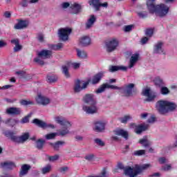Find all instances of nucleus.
<instances>
[{"label": "nucleus", "mask_w": 177, "mask_h": 177, "mask_svg": "<svg viewBox=\"0 0 177 177\" xmlns=\"http://www.w3.org/2000/svg\"><path fill=\"white\" fill-rule=\"evenodd\" d=\"M153 53H155L156 55H165V50L162 48V42L159 41L154 44Z\"/></svg>", "instance_id": "f3484780"}, {"label": "nucleus", "mask_w": 177, "mask_h": 177, "mask_svg": "<svg viewBox=\"0 0 177 177\" xmlns=\"http://www.w3.org/2000/svg\"><path fill=\"white\" fill-rule=\"evenodd\" d=\"M142 95L146 97L145 102H153L157 97V93L149 88H146L142 91Z\"/></svg>", "instance_id": "6e6552de"}, {"label": "nucleus", "mask_w": 177, "mask_h": 177, "mask_svg": "<svg viewBox=\"0 0 177 177\" xmlns=\"http://www.w3.org/2000/svg\"><path fill=\"white\" fill-rule=\"evenodd\" d=\"M59 171L62 174H66L67 171H68V167H63L59 169Z\"/></svg>", "instance_id": "052dcab7"}, {"label": "nucleus", "mask_w": 177, "mask_h": 177, "mask_svg": "<svg viewBox=\"0 0 177 177\" xmlns=\"http://www.w3.org/2000/svg\"><path fill=\"white\" fill-rule=\"evenodd\" d=\"M147 121L149 124H153V122L156 121V118H154V116H151Z\"/></svg>", "instance_id": "338daca9"}, {"label": "nucleus", "mask_w": 177, "mask_h": 177, "mask_svg": "<svg viewBox=\"0 0 177 177\" xmlns=\"http://www.w3.org/2000/svg\"><path fill=\"white\" fill-rule=\"evenodd\" d=\"M71 66L73 70H78L81 67V62H72Z\"/></svg>", "instance_id": "49530a36"}, {"label": "nucleus", "mask_w": 177, "mask_h": 177, "mask_svg": "<svg viewBox=\"0 0 177 177\" xmlns=\"http://www.w3.org/2000/svg\"><path fill=\"white\" fill-rule=\"evenodd\" d=\"M0 168L3 169H12V168H16V165L13 162H0Z\"/></svg>", "instance_id": "393cba45"}, {"label": "nucleus", "mask_w": 177, "mask_h": 177, "mask_svg": "<svg viewBox=\"0 0 177 177\" xmlns=\"http://www.w3.org/2000/svg\"><path fill=\"white\" fill-rule=\"evenodd\" d=\"M6 113L9 115H19L21 114V109L17 107H10L6 109Z\"/></svg>", "instance_id": "4be33fe9"}, {"label": "nucleus", "mask_w": 177, "mask_h": 177, "mask_svg": "<svg viewBox=\"0 0 177 177\" xmlns=\"http://www.w3.org/2000/svg\"><path fill=\"white\" fill-rule=\"evenodd\" d=\"M169 93H170L169 89L167 87H166V86L161 87L160 93L162 95H169Z\"/></svg>", "instance_id": "c03bdc74"}, {"label": "nucleus", "mask_w": 177, "mask_h": 177, "mask_svg": "<svg viewBox=\"0 0 177 177\" xmlns=\"http://www.w3.org/2000/svg\"><path fill=\"white\" fill-rule=\"evenodd\" d=\"M76 54L77 57L82 60H86L88 59V53L84 50H81L80 48H76Z\"/></svg>", "instance_id": "bb28decb"}, {"label": "nucleus", "mask_w": 177, "mask_h": 177, "mask_svg": "<svg viewBox=\"0 0 177 177\" xmlns=\"http://www.w3.org/2000/svg\"><path fill=\"white\" fill-rule=\"evenodd\" d=\"M155 85H157L158 86H161V85H164V80L161 79L160 77H156L154 80Z\"/></svg>", "instance_id": "e433bc0d"}, {"label": "nucleus", "mask_w": 177, "mask_h": 177, "mask_svg": "<svg viewBox=\"0 0 177 177\" xmlns=\"http://www.w3.org/2000/svg\"><path fill=\"white\" fill-rule=\"evenodd\" d=\"M139 60V54L136 53L131 55L129 66H110L109 68V70L110 73H115V71H127L128 68H133V67L135 66V64L138 63V61Z\"/></svg>", "instance_id": "20e7f679"}, {"label": "nucleus", "mask_w": 177, "mask_h": 177, "mask_svg": "<svg viewBox=\"0 0 177 177\" xmlns=\"http://www.w3.org/2000/svg\"><path fill=\"white\" fill-rule=\"evenodd\" d=\"M30 138V133H25L19 137V143H23Z\"/></svg>", "instance_id": "c9c22d12"}, {"label": "nucleus", "mask_w": 177, "mask_h": 177, "mask_svg": "<svg viewBox=\"0 0 177 177\" xmlns=\"http://www.w3.org/2000/svg\"><path fill=\"white\" fill-rule=\"evenodd\" d=\"M11 140H13V142H17V143H20V137H18L17 136H11Z\"/></svg>", "instance_id": "4d7b16f0"}, {"label": "nucleus", "mask_w": 177, "mask_h": 177, "mask_svg": "<svg viewBox=\"0 0 177 177\" xmlns=\"http://www.w3.org/2000/svg\"><path fill=\"white\" fill-rule=\"evenodd\" d=\"M130 120H132V116L127 115L120 119V122H122V124H127Z\"/></svg>", "instance_id": "ea45409f"}, {"label": "nucleus", "mask_w": 177, "mask_h": 177, "mask_svg": "<svg viewBox=\"0 0 177 177\" xmlns=\"http://www.w3.org/2000/svg\"><path fill=\"white\" fill-rule=\"evenodd\" d=\"M119 44L120 41H118V39L115 37L109 39L105 42V48L106 52H109V53L114 52V50H116L117 48H118Z\"/></svg>", "instance_id": "423d86ee"}, {"label": "nucleus", "mask_w": 177, "mask_h": 177, "mask_svg": "<svg viewBox=\"0 0 177 177\" xmlns=\"http://www.w3.org/2000/svg\"><path fill=\"white\" fill-rule=\"evenodd\" d=\"M106 84H102L100 86L97 90H96V93H102V92H104L106 91Z\"/></svg>", "instance_id": "de8ad7c7"}, {"label": "nucleus", "mask_w": 177, "mask_h": 177, "mask_svg": "<svg viewBox=\"0 0 177 177\" xmlns=\"http://www.w3.org/2000/svg\"><path fill=\"white\" fill-rule=\"evenodd\" d=\"M133 88H135V84L133 83H130L129 84L124 85V88H121L120 89L122 91V93L124 96L129 97L132 96V92H133Z\"/></svg>", "instance_id": "f8f14e48"}, {"label": "nucleus", "mask_w": 177, "mask_h": 177, "mask_svg": "<svg viewBox=\"0 0 177 177\" xmlns=\"http://www.w3.org/2000/svg\"><path fill=\"white\" fill-rule=\"evenodd\" d=\"M70 34H71V28H61L58 31L59 38L62 41L68 40V35H70Z\"/></svg>", "instance_id": "9d476101"}, {"label": "nucleus", "mask_w": 177, "mask_h": 177, "mask_svg": "<svg viewBox=\"0 0 177 177\" xmlns=\"http://www.w3.org/2000/svg\"><path fill=\"white\" fill-rule=\"evenodd\" d=\"M62 73L64 75V77H66V78H70V73L68 72V66H62Z\"/></svg>", "instance_id": "4c0bfd02"}, {"label": "nucleus", "mask_w": 177, "mask_h": 177, "mask_svg": "<svg viewBox=\"0 0 177 177\" xmlns=\"http://www.w3.org/2000/svg\"><path fill=\"white\" fill-rule=\"evenodd\" d=\"M114 135L111 137L112 140H120V138L118 136H122V138H124V139H128V137L129 136L128 131L124 130V129H116L113 131Z\"/></svg>", "instance_id": "1a4fd4ad"}, {"label": "nucleus", "mask_w": 177, "mask_h": 177, "mask_svg": "<svg viewBox=\"0 0 177 177\" xmlns=\"http://www.w3.org/2000/svg\"><path fill=\"white\" fill-rule=\"evenodd\" d=\"M83 100L84 103H86L87 104H93L94 103H96V101L95 100V97L92 94L86 95Z\"/></svg>", "instance_id": "c85d7f7f"}, {"label": "nucleus", "mask_w": 177, "mask_h": 177, "mask_svg": "<svg viewBox=\"0 0 177 177\" xmlns=\"http://www.w3.org/2000/svg\"><path fill=\"white\" fill-rule=\"evenodd\" d=\"M70 6V3L68 2H65L62 3V8L63 9H67V8H69Z\"/></svg>", "instance_id": "e2e57ef3"}, {"label": "nucleus", "mask_w": 177, "mask_h": 177, "mask_svg": "<svg viewBox=\"0 0 177 177\" xmlns=\"http://www.w3.org/2000/svg\"><path fill=\"white\" fill-rule=\"evenodd\" d=\"M82 109L87 114H95L97 113V110H99V108L96 106V102L90 104L88 106L83 105Z\"/></svg>", "instance_id": "ddd939ff"}, {"label": "nucleus", "mask_w": 177, "mask_h": 177, "mask_svg": "<svg viewBox=\"0 0 177 177\" xmlns=\"http://www.w3.org/2000/svg\"><path fill=\"white\" fill-rule=\"evenodd\" d=\"M91 44H92V42L91 41V37H89L88 36H82L79 39L78 41L79 46H83L84 48L86 46H89Z\"/></svg>", "instance_id": "6ab92c4d"}, {"label": "nucleus", "mask_w": 177, "mask_h": 177, "mask_svg": "<svg viewBox=\"0 0 177 177\" xmlns=\"http://www.w3.org/2000/svg\"><path fill=\"white\" fill-rule=\"evenodd\" d=\"M62 48H63V44L59 43L55 46L53 47V49H55V50H59V49H62Z\"/></svg>", "instance_id": "bf43d9fd"}, {"label": "nucleus", "mask_w": 177, "mask_h": 177, "mask_svg": "<svg viewBox=\"0 0 177 177\" xmlns=\"http://www.w3.org/2000/svg\"><path fill=\"white\" fill-rule=\"evenodd\" d=\"M50 56H52V51L49 50H42L38 53L37 57L34 59V62L40 66H44V64H45L44 60H45V59H49Z\"/></svg>", "instance_id": "39448f33"}, {"label": "nucleus", "mask_w": 177, "mask_h": 177, "mask_svg": "<svg viewBox=\"0 0 177 177\" xmlns=\"http://www.w3.org/2000/svg\"><path fill=\"white\" fill-rule=\"evenodd\" d=\"M49 161L54 162V161H57L59 160V155H55L53 156H49L48 157Z\"/></svg>", "instance_id": "6e6d98bb"}, {"label": "nucleus", "mask_w": 177, "mask_h": 177, "mask_svg": "<svg viewBox=\"0 0 177 177\" xmlns=\"http://www.w3.org/2000/svg\"><path fill=\"white\" fill-rule=\"evenodd\" d=\"M28 1L29 0H21L19 3L20 6L22 8H27L28 6V3H30Z\"/></svg>", "instance_id": "3c124183"}, {"label": "nucleus", "mask_w": 177, "mask_h": 177, "mask_svg": "<svg viewBox=\"0 0 177 177\" xmlns=\"http://www.w3.org/2000/svg\"><path fill=\"white\" fill-rule=\"evenodd\" d=\"M106 127V123L102 120H97L94 123V131L95 132H103Z\"/></svg>", "instance_id": "412c9836"}, {"label": "nucleus", "mask_w": 177, "mask_h": 177, "mask_svg": "<svg viewBox=\"0 0 177 177\" xmlns=\"http://www.w3.org/2000/svg\"><path fill=\"white\" fill-rule=\"evenodd\" d=\"M54 120L57 124H59V125L62 126V128L59 131L58 135L61 136H64L70 133V128L73 124L71 122L68 121L66 118L63 116H56L54 118Z\"/></svg>", "instance_id": "7ed1b4c3"}, {"label": "nucleus", "mask_w": 177, "mask_h": 177, "mask_svg": "<svg viewBox=\"0 0 177 177\" xmlns=\"http://www.w3.org/2000/svg\"><path fill=\"white\" fill-rule=\"evenodd\" d=\"M162 171H171L172 169V165H165V166H162Z\"/></svg>", "instance_id": "5fc2aeb1"}, {"label": "nucleus", "mask_w": 177, "mask_h": 177, "mask_svg": "<svg viewBox=\"0 0 177 177\" xmlns=\"http://www.w3.org/2000/svg\"><path fill=\"white\" fill-rule=\"evenodd\" d=\"M11 44L15 46L14 47V52H19V50H21V49H23V46L20 44V41L19 40V39H12Z\"/></svg>", "instance_id": "cd10ccee"}, {"label": "nucleus", "mask_w": 177, "mask_h": 177, "mask_svg": "<svg viewBox=\"0 0 177 177\" xmlns=\"http://www.w3.org/2000/svg\"><path fill=\"white\" fill-rule=\"evenodd\" d=\"M130 127H131V128H133V129H134V132H136V133H137L138 135H140V133H142L143 131H146V129H147V128H149L148 124L137 125L135 123H131L130 124Z\"/></svg>", "instance_id": "4468645a"}, {"label": "nucleus", "mask_w": 177, "mask_h": 177, "mask_svg": "<svg viewBox=\"0 0 177 177\" xmlns=\"http://www.w3.org/2000/svg\"><path fill=\"white\" fill-rule=\"evenodd\" d=\"M73 15H78L82 12V6L78 3H73L70 6Z\"/></svg>", "instance_id": "aec40b11"}, {"label": "nucleus", "mask_w": 177, "mask_h": 177, "mask_svg": "<svg viewBox=\"0 0 177 177\" xmlns=\"http://www.w3.org/2000/svg\"><path fill=\"white\" fill-rule=\"evenodd\" d=\"M156 0H147V6L149 13L158 17H165L169 12V7L167 4L154 5Z\"/></svg>", "instance_id": "f257e3e1"}, {"label": "nucleus", "mask_w": 177, "mask_h": 177, "mask_svg": "<svg viewBox=\"0 0 177 177\" xmlns=\"http://www.w3.org/2000/svg\"><path fill=\"white\" fill-rule=\"evenodd\" d=\"M105 86L106 89H118V90L121 89V87H118L117 86H114L109 84H105Z\"/></svg>", "instance_id": "603ef678"}, {"label": "nucleus", "mask_w": 177, "mask_h": 177, "mask_svg": "<svg viewBox=\"0 0 177 177\" xmlns=\"http://www.w3.org/2000/svg\"><path fill=\"white\" fill-rule=\"evenodd\" d=\"M153 29H147L145 31V35L149 38L153 37Z\"/></svg>", "instance_id": "864d4df0"}, {"label": "nucleus", "mask_w": 177, "mask_h": 177, "mask_svg": "<svg viewBox=\"0 0 177 177\" xmlns=\"http://www.w3.org/2000/svg\"><path fill=\"white\" fill-rule=\"evenodd\" d=\"M35 100L37 104L40 106H48V104H50V98L42 94H38L35 97Z\"/></svg>", "instance_id": "9b49d317"}, {"label": "nucleus", "mask_w": 177, "mask_h": 177, "mask_svg": "<svg viewBox=\"0 0 177 177\" xmlns=\"http://www.w3.org/2000/svg\"><path fill=\"white\" fill-rule=\"evenodd\" d=\"M89 85V82H85L84 80H77L75 81L73 85V92L75 93H80L81 91H84V89H86Z\"/></svg>", "instance_id": "0eeeda50"}, {"label": "nucleus", "mask_w": 177, "mask_h": 177, "mask_svg": "<svg viewBox=\"0 0 177 177\" xmlns=\"http://www.w3.org/2000/svg\"><path fill=\"white\" fill-rule=\"evenodd\" d=\"M30 169H31V165L27 164L22 165L19 171V176H26Z\"/></svg>", "instance_id": "5701e85b"}, {"label": "nucleus", "mask_w": 177, "mask_h": 177, "mask_svg": "<svg viewBox=\"0 0 177 177\" xmlns=\"http://www.w3.org/2000/svg\"><path fill=\"white\" fill-rule=\"evenodd\" d=\"M50 171H52V165H47L41 169V174H43V175H46V174H49Z\"/></svg>", "instance_id": "f704fd0d"}, {"label": "nucleus", "mask_w": 177, "mask_h": 177, "mask_svg": "<svg viewBox=\"0 0 177 177\" xmlns=\"http://www.w3.org/2000/svg\"><path fill=\"white\" fill-rule=\"evenodd\" d=\"M133 27V26L132 25L124 26V31H125V32H129V31L132 30Z\"/></svg>", "instance_id": "13d9d810"}, {"label": "nucleus", "mask_w": 177, "mask_h": 177, "mask_svg": "<svg viewBox=\"0 0 177 177\" xmlns=\"http://www.w3.org/2000/svg\"><path fill=\"white\" fill-rule=\"evenodd\" d=\"M146 153V151L145 150H143V149H141V150H138V151H135L133 152V156H143Z\"/></svg>", "instance_id": "8fccbe9b"}, {"label": "nucleus", "mask_w": 177, "mask_h": 177, "mask_svg": "<svg viewBox=\"0 0 177 177\" xmlns=\"http://www.w3.org/2000/svg\"><path fill=\"white\" fill-rule=\"evenodd\" d=\"M124 175H126V176L135 177L137 176V175H139V174H140V171H138L136 167L135 169H133L131 167H129L124 168Z\"/></svg>", "instance_id": "dca6fc26"}, {"label": "nucleus", "mask_w": 177, "mask_h": 177, "mask_svg": "<svg viewBox=\"0 0 177 177\" xmlns=\"http://www.w3.org/2000/svg\"><path fill=\"white\" fill-rule=\"evenodd\" d=\"M103 77H104V72H100L95 75L91 80H88L87 82H88V84L90 82L93 85H96V84L100 82V80H102Z\"/></svg>", "instance_id": "a211bd4d"}, {"label": "nucleus", "mask_w": 177, "mask_h": 177, "mask_svg": "<svg viewBox=\"0 0 177 177\" xmlns=\"http://www.w3.org/2000/svg\"><path fill=\"white\" fill-rule=\"evenodd\" d=\"M136 12L138 17L140 19H145V17H147V12L142 10V6L137 7Z\"/></svg>", "instance_id": "7c9ffc66"}, {"label": "nucleus", "mask_w": 177, "mask_h": 177, "mask_svg": "<svg viewBox=\"0 0 177 177\" xmlns=\"http://www.w3.org/2000/svg\"><path fill=\"white\" fill-rule=\"evenodd\" d=\"M100 4V1L99 0H91L90 1V5H93V6L95 8L96 10H99Z\"/></svg>", "instance_id": "a19ab883"}, {"label": "nucleus", "mask_w": 177, "mask_h": 177, "mask_svg": "<svg viewBox=\"0 0 177 177\" xmlns=\"http://www.w3.org/2000/svg\"><path fill=\"white\" fill-rule=\"evenodd\" d=\"M28 118H30V115L26 116L24 118H23L21 120L22 124H27V122H28V121H29Z\"/></svg>", "instance_id": "69168bd1"}, {"label": "nucleus", "mask_w": 177, "mask_h": 177, "mask_svg": "<svg viewBox=\"0 0 177 177\" xmlns=\"http://www.w3.org/2000/svg\"><path fill=\"white\" fill-rule=\"evenodd\" d=\"M20 103L21 104H22V106H28V105L34 104V102L31 100H21Z\"/></svg>", "instance_id": "a18cd8bd"}, {"label": "nucleus", "mask_w": 177, "mask_h": 177, "mask_svg": "<svg viewBox=\"0 0 177 177\" xmlns=\"http://www.w3.org/2000/svg\"><path fill=\"white\" fill-rule=\"evenodd\" d=\"M95 21H96V17L95 15H90L85 24L86 29L89 30L92 28Z\"/></svg>", "instance_id": "b1692460"}, {"label": "nucleus", "mask_w": 177, "mask_h": 177, "mask_svg": "<svg viewBox=\"0 0 177 177\" xmlns=\"http://www.w3.org/2000/svg\"><path fill=\"white\" fill-rule=\"evenodd\" d=\"M64 145H66L64 141H58L55 143H50V145L51 147H53V149H54V150H59L60 146H64Z\"/></svg>", "instance_id": "2f4dec72"}, {"label": "nucleus", "mask_w": 177, "mask_h": 177, "mask_svg": "<svg viewBox=\"0 0 177 177\" xmlns=\"http://www.w3.org/2000/svg\"><path fill=\"white\" fill-rule=\"evenodd\" d=\"M32 122L37 127H39L40 128H43V129H46V128H51V129H55L54 124H48L42 120H39V119L33 120Z\"/></svg>", "instance_id": "2eb2a0df"}, {"label": "nucleus", "mask_w": 177, "mask_h": 177, "mask_svg": "<svg viewBox=\"0 0 177 177\" xmlns=\"http://www.w3.org/2000/svg\"><path fill=\"white\" fill-rule=\"evenodd\" d=\"M45 144V140L42 139H39L38 140L36 141V147L37 149H39L41 150L42 147H44V145Z\"/></svg>", "instance_id": "58836bf2"}, {"label": "nucleus", "mask_w": 177, "mask_h": 177, "mask_svg": "<svg viewBox=\"0 0 177 177\" xmlns=\"http://www.w3.org/2000/svg\"><path fill=\"white\" fill-rule=\"evenodd\" d=\"M28 26V22L23 20H18V22L14 26L15 30H22L26 28Z\"/></svg>", "instance_id": "a878e982"}, {"label": "nucleus", "mask_w": 177, "mask_h": 177, "mask_svg": "<svg viewBox=\"0 0 177 177\" xmlns=\"http://www.w3.org/2000/svg\"><path fill=\"white\" fill-rule=\"evenodd\" d=\"M37 39L39 42H44V35H38Z\"/></svg>", "instance_id": "774afa93"}, {"label": "nucleus", "mask_w": 177, "mask_h": 177, "mask_svg": "<svg viewBox=\"0 0 177 177\" xmlns=\"http://www.w3.org/2000/svg\"><path fill=\"white\" fill-rule=\"evenodd\" d=\"M4 124H6L7 125H10V127H15L16 124L19 122L18 120H16L15 119H6L4 122Z\"/></svg>", "instance_id": "72a5a7b5"}, {"label": "nucleus", "mask_w": 177, "mask_h": 177, "mask_svg": "<svg viewBox=\"0 0 177 177\" xmlns=\"http://www.w3.org/2000/svg\"><path fill=\"white\" fill-rule=\"evenodd\" d=\"M3 16L6 19H10V16H12V14H10V12L6 11L4 12Z\"/></svg>", "instance_id": "0e129e2a"}, {"label": "nucleus", "mask_w": 177, "mask_h": 177, "mask_svg": "<svg viewBox=\"0 0 177 177\" xmlns=\"http://www.w3.org/2000/svg\"><path fill=\"white\" fill-rule=\"evenodd\" d=\"M48 82H56L57 81V76L56 75H48L47 76Z\"/></svg>", "instance_id": "37998d69"}, {"label": "nucleus", "mask_w": 177, "mask_h": 177, "mask_svg": "<svg viewBox=\"0 0 177 177\" xmlns=\"http://www.w3.org/2000/svg\"><path fill=\"white\" fill-rule=\"evenodd\" d=\"M139 143L144 146V147H149L151 145V141L149 139V137L145 136L139 140Z\"/></svg>", "instance_id": "c756f323"}, {"label": "nucleus", "mask_w": 177, "mask_h": 177, "mask_svg": "<svg viewBox=\"0 0 177 177\" xmlns=\"http://www.w3.org/2000/svg\"><path fill=\"white\" fill-rule=\"evenodd\" d=\"M94 142H95V145H97V146H100V147H103L105 145L104 141H103L100 138H95L94 140Z\"/></svg>", "instance_id": "79ce46f5"}, {"label": "nucleus", "mask_w": 177, "mask_h": 177, "mask_svg": "<svg viewBox=\"0 0 177 177\" xmlns=\"http://www.w3.org/2000/svg\"><path fill=\"white\" fill-rule=\"evenodd\" d=\"M147 41H149V37H145L141 39V44L142 45H145V44H147Z\"/></svg>", "instance_id": "680f3d73"}, {"label": "nucleus", "mask_w": 177, "mask_h": 177, "mask_svg": "<svg viewBox=\"0 0 177 177\" xmlns=\"http://www.w3.org/2000/svg\"><path fill=\"white\" fill-rule=\"evenodd\" d=\"M149 168H151V164H144L142 165L141 166L136 167L137 171H139L140 174H142V172H143V171L146 169H149Z\"/></svg>", "instance_id": "473e14b6"}, {"label": "nucleus", "mask_w": 177, "mask_h": 177, "mask_svg": "<svg viewBox=\"0 0 177 177\" xmlns=\"http://www.w3.org/2000/svg\"><path fill=\"white\" fill-rule=\"evenodd\" d=\"M56 136H57V133H48V134L46 135L45 138H46V139L49 140L50 139H55V138H56Z\"/></svg>", "instance_id": "09e8293b"}, {"label": "nucleus", "mask_w": 177, "mask_h": 177, "mask_svg": "<svg viewBox=\"0 0 177 177\" xmlns=\"http://www.w3.org/2000/svg\"><path fill=\"white\" fill-rule=\"evenodd\" d=\"M177 105L174 102L160 100L156 104V109L159 114H167L176 110Z\"/></svg>", "instance_id": "f03ea898"}]
</instances>
